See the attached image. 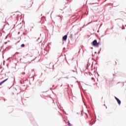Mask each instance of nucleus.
Instances as JSON below:
<instances>
[{
    "label": "nucleus",
    "mask_w": 126,
    "mask_h": 126,
    "mask_svg": "<svg viewBox=\"0 0 126 126\" xmlns=\"http://www.w3.org/2000/svg\"><path fill=\"white\" fill-rule=\"evenodd\" d=\"M106 107V109H107V106H105Z\"/></svg>",
    "instance_id": "obj_45"
},
{
    "label": "nucleus",
    "mask_w": 126,
    "mask_h": 126,
    "mask_svg": "<svg viewBox=\"0 0 126 126\" xmlns=\"http://www.w3.org/2000/svg\"><path fill=\"white\" fill-rule=\"evenodd\" d=\"M21 84H23L24 83V82H20Z\"/></svg>",
    "instance_id": "obj_12"
},
{
    "label": "nucleus",
    "mask_w": 126,
    "mask_h": 126,
    "mask_svg": "<svg viewBox=\"0 0 126 126\" xmlns=\"http://www.w3.org/2000/svg\"><path fill=\"white\" fill-rule=\"evenodd\" d=\"M103 36H104V35H102L101 37H103Z\"/></svg>",
    "instance_id": "obj_33"
},
{
    "label": "nucleus",
    "mask_w": 126,
    "mask_h": 126,
    "mask_svg": "<svg viewBox=\"0 0 126 126\" xmlns=\"http://www.w3.org/2000/svg\"><path fill=\"white\" fill-rule=\"evenodd\" d=\"M82 51H83V52H84V51H83V49H82Z\"/></svg>",
    "instance_id": "obj_40"
},
{
    "label": "nucleus",
    "mask_w": 126,
    "mask_h": 126,
    "mask_svg": "<svg viewBox=\"0 0 126 126\" xmlns=\"http://www.w3.org/2000/svg\"><path fill=\"white\" fill-rule=\"evenodd\" d=\"M17 28L19 30V29H21L22 28V24L20 23V24H18L17 25Z\"/></svg>",
    "instance_id": "obj_5"
},
{
    "label": "nucleus",
    "mask_w": 126,
    "mask_h": 126,
    "mask_svg": "<svg viewBox=\"0 0 126 126\" xmlns=\"http://www.w3.org/2000/svg\"><path fill=\"white\" fill-rule=\"evenodd\" d=\"M81 113H82V111H81Z\"/></svg>",
    "instance_id": "obj_52"
},
{
    "label": "nucleus",
    "mask_w": 126,
    "mask_h": 126,
    "mask_svg": "<svg viewBox=\"0 0 126 126\" xmlns=\"http://www.w3.org/2000/svg\"><path fill=\"white\" fill-rule=\"evenodd\" d=\"M66 39H67V34H66L63 37V41H66Z\"/></svg>",
    "instance_id": "obj_6"
},
{
    "label": "nucleus",
    "mask_w": 126,
    "mask_h": 126,
    "mask_svg": "<svg viewBox=\"0 0 126 126\" xmlns=\"http://www.w3.org/2000/svg\"><path fill=\"white\" fill-rule=\"evenodd\" d=\"M62 86H63V85H62L61 86V87H62Z\"/></svg>",
    "instance_id": "obj_41"
},
{
    "label": "nucleus",
    "mask_w": 126,
    "mask_h": 126,
    "mask_svg": "<svg viewBox=\"0 0 126 126\" xmlns=\"http://www.w3.org/2000/svg\"><path fill=\"white\" fill-rule=\"evenodd\" d=\"M90 75H92V73H90Z\"/></svg>",
    "instance_id": "obj_23"
},
{
    "label": "nucleus",
    "mask_w": 126,
    "mask_h": 126,
    "mask_svg": "<svg viewBox=\"0 0 126 126\" xmlns=\"http://www.w3.org/2000/svg\"><path fill=\"white\" fill-rule=\"evenodd\" d=\"M35 59H34L33 60H32L31 62L29 61L27 62V63H32V62H33V61H35Z\"/></svg>",
    "instance_id": "obj_8"
},
{
    "label": "nucleus",
    "mask_w": 126,
    "mask_h": 126,
    "mask_svg": "<svg viewBox=\"0 0 126 126\" xmlns=\"http://www.w3.org/2000/svg\"><path fill=\"white\" fill-rule=\"evenodd\" d=\"M55 86V85H53V87H54Z\"/></svg>",
    "instance_id": "obj_42"
},
{
    "label": "nucleus",
    "mask_w": 126,
    "mask_h": 126,
    "mask_svg": "<svg viewBox=\"0 0 126 126\" xmlns=\"http://www.w3.org/2000/svg\"><path fill=\"white\" fill-rule=\"evenodd\" d=\"M8 79H6L4 80H3V81L1 82L0 83V85H1L3 83H4V82H5V81H6Z\"/></svg>",
    "instance_id": "obj_7"
},
{
    "label": "nucleus",
    "mask_w": 126,
    "mask_h": 126,
    "mask_svg": "<svg viewBox=\"0 0 126 126\" xmlns=\"http://www.w3.org/2000/svg\"><path fill=\"white\" fill-rule=\"evenodd\" d=\"M125 27H126V25H125Z\"/></svg>",
    "instance_id": "obj_46"
},
{
    "label": "nucleus",
    "mask_w": 126,
    "mask_h": 126,
    "mask_svg": "<svg viewBox=\"0 0 126 126\" xmlns=\"http://www.w3.org/2000/svg\"><path fill=\"white\" fill-rule=\"evenodd\" d=\"M38 40H40V37L38 38V39L37 40V41H38Z\"/></svg>",
    "instance_id": "obj_22"
},
{
    "label": "nucleus",
    "mask_w": 126,
    "mask_h": 126,
    "mask_svg": "<svg viewBox=\"0 0 126 126\" xmlns=\"http://www.w3.org/2000/svg\"><path fill=\"white\" fill-rule=\"evenodd\" d=\"M97 46H96V47H98V46H99V44H100V42H97Z\"/></svg>",
    "instance_id": "obj_10"
},
{
    "label": "nucleus",
    "mask_w": 126,
    "mask_h": 126,
    "mask_svg": "<svg viewBox=\"0 0 126 126\" xmlns=\"http://www.w3.org/2000/svg\"><path fill=\"white\" fill-rule=\"evenodd\" d=\"M21 48H24V47H25V44H22L21 45Z\"/></svg>",
    "instance_id": "obj_9"
},
{
    "label": "nucleus",
    "mask_w": 126,
    "mask_h": 126,
    "mask_svg": "<svg viewBox=\"0 0 126 126\" xmlns=\"http://www.w3.org/2000/svg\"><path fill=\"white\" fill-rule=\"evenodd\" d=\"M94 54H97V52H94Z\"/></svg>",
    "instance_id": "obj_32"
},
{
    "label": "nucleus",
    "mask_w": 126,
    "mask_h": 126,
    "mask_svg": "<svg viewBox=\"0 0 126 126\" xmlns=\"http://www.w3.org/2000/svg\"><path fill=\"white\" fill-rule=\"evenodd\" d=\"M92 80H95V79H94V78H92Z\"/></svg>",
    "instance_id": "obj_18"
},
{
    "label": "nucleus",
    "mask_w": 126,
    "mask_h": 126,
    "mask_svg": "<svg viewBox=\"0 0 126 126\" xmlns=\"http://www.w3.org/2000/svg\"><path fill=\"white\" fill-rule=\"evenodd\" d=\"M91 49L92 50H93V47H91Z\"/></svg>",
    "instance_id": "obj_26"
},
{
    "label": "nucleus",
    "mask_w": 126,
    "mask_h": 126,
    "mask_svg": "<svg viewBox=\"0 0 126 126\" xmlns=\"http://www.w3.org/2000/svg\"><path fill=\"white\" fill-rule=\"evenodd\" d=\"M18 39H20V40H21V37H18Z\"/></svg>",
    "instance_id": "obj_20"
},
{
    "label": "nucleus",
    "mask_w": 126,
    "mask_h": 126,
    "mask_svg": "<svg viewBox=\"0 0 126 126\" xmlns=\"http://www.w3.org/2000/svg\"><path fill=\"white\" fill-rule=\"evenodd\" d=\"M23 75L25 74V72H23Z\"/></svg>",
    "instance_id": "obj_27"
},
{
    "label": "nucleus",
    "mask_w": 126,
    "mask_h": 126,
    "mask_svg": "<svg viewBox=\"0 0 126 126\" xmlns=\"http://www.w3.org/2000/svg\"><path fill=\"white\" fill-rule=\"evenodd\" d=\"M65 10H66V12H70L71 11V9H70V7H65L63 8Z\"/></svg>",
    "instance_id": "obj_4"
},
{
    "label": "nucleus",
    "mask_w": 126,
    "mask_h": 126,
    "mask_svg": "<svg viewBox=\"0 0 126 126\" xmlns=\"http://www.w3.org/2000/svg\"><path fill=\"white\" fill-rule=\"evenodd\" d=\"M102 99H103V97H102Z\"/></svg>",
    "instance_id": "obj_51"
},
{
    "label": "nucleus",
    "mask_w": 126,
    "mask_h": 126,
    "mask_svg": "<svg viewBox=\"0 0 126 126\" xmlns=\"http://www.w3.org/2000/svg\"><path fill=\"white\" fill-rule=\"evenodd\" d=\"M95 64H98V63H95Z\"/></svg>",
    "instance_id": "obj_37"
},
{
    "label": "nucleus",
    "mask_w": 126,
    "mask_h": 126,
    "mask_svg": "<svg viewBox=\"0 0 126 126\" xmlns=\"http://www.w3.org/2000/svg\"><path fill=\"white\" fill-rule=\"evenodd\" d=\"M72 71H73V72H76V71L74 70H72Z\"/></svg>",
    "instance_id": "obj_14"
},
{
    "label": "nucleus",
    "mask_w": 126,
    "mask_h": 126,
    "mask_svg": "<svg viewBox=\"0 0 126 126\" xmlns=\"http://www.w3.org/2000/svg\"><path fill=\"white\" fill-rule=\"evenodd\" d=\"M71 37H72V34H71Z\"/></svg>",
    "instance_id": "obj_35"
},
{
    "label": "nucleus",
    "mask_w": 126,
    "mask_h": 126,
    "mask_svg": "<svg viewBox=\"0 0 126 126\" xmlns=\"http://www.w3.org/2000/svg\"><path fill=\"white\" fill-rule=\"evenodd\" d=\"M76 82H77V83H78V81H77Z\"/></svg>",
    "instance_id": "obj_36"
},
{
    "label": "nucleus",
    "mask_w": 126,
    "mask_h": 126,
    "mask_svg": "<svg viewBox=\"0 0 126 126\" xmlns=\"http://www.w3.org/2000/svg\"><path fill=\"white\" fill-rule=\"evenodd\" d=\"M122 30H124L126 29V28H122Z\"/></svg>",
    "instance_id": "obj_17"
},
{
    "label": "nucleus",
    "mask_w": 126,
    "mask_h": 126,
    "mask_svg": "<svg viewBox=\"0 0 126 126\" xmlns=\"http://www.w3.org/2000/svg\"><path fill=\"white\" fill-rule=\"evenodd\" d=\"M18 43H19V41H18Z\"/></svg>",
    "instance_id": "obj_47"
},
{
    "label": "nucleus",
    "mask_w": 126,
    "mask_h": 126,
    "mask_svg": "<svg viewBox=\"0 0 126 126\" xmlns=\"http://www.w3.org/2000/svg\"><path fill=\"white\" fill-rule=\"evenodd\" d=\"M92 45L94 46V47H97L98 43H97V40L95 39L92 42Z\"/></svg>",
    "instance_id": "obj_2"
},
{
    "label": "nucleus",
    "mask_w": 126,
    "mask_h": 126,
    "mask_svg": "<svg viewBox=\"0 0 126 126\" xmlns=\"http://www.w3.org/2000/svg\"><path fill=\"white\" fill-rule=\"evenodd\" d=\"M54 65H53V69H54Z\"/></svg>",
    "instance_id": "obj_28"
},
{
    "label": "nucleus",
    "mask_w": 126,
    "mask_h": 126,
    "mask_svg": "<svg viewBox=\"0 0 126 126\" xmlns=\"http://www.w3.org/2000/svg\"><path fill=\"white\" fill-rule=\"evenodd\" d=\"M18 34H20V32H18Z\"/></svg>",
    "instance_id": "obj_21"
},
{
    "label": "nucleus",
    "mask_w": 126,
    "mask_h": 126,
    "mask_svg": "<svg viewBox=\"0 0 126 126\" xmlns=\"http://www.w3.org/2000/svg\"><path fill=\"white\" fill-rule=\"evenodd\" d=\"M71 87H73V85H71Z\"/></svg>",
    "instance_id": "obj_29"
},
{
    "label": "nucleus",
    "mask_w": 126,
    "mask_h": 126,
    "mask_svg": "<svg viewBox=\"0 0 126 126\" xmlns=\"http://www.w3.org/2000/svg\"><path fill=\"white\" fill-rule=\"evenodd\" d=\"M95 4V3H93V4Z\"/></svg>",
    "instance_id": "obj_39"
},
{
    "label": "nucleus",
    "mask_w": 126,
    "mask_h": 126,
    "mask_svg": "<svg viewBox=\"0 0 126 126\" xmlns=\"http://www.w3.org/2000/svg\"><path fill=\"white\" fill-rule=\"evenodd\" d=\"M50 90H52V88H50Z\"/></svg>",
    "instance_id": "obj_38"
},
{
    "label": "nucleus",
    "mask_w": 126,
    "mask_h": 126,
    "mask_svg": "<svg viewBox=\"0 0 126 126\" xmlns=\"http://www.w3.org/2000/svg\"><path fill=\"white\" fill-rule=\"evenodd\" d=\"M16 14H17V20H21V18H22V17L21 16V15H22V14H21V13L19 12V11H16Z\"/></svg>",
    "instance_id": "obj_1"
},
{
    "label": "nucleus",
    "mask_w": 126,
    "mask_h": 126,
    "mask_svg": "<svg viewBox=\"0 0 126 126\" xmlns=\"http://www.w3.org/2000/svg\"><path fill=\"white\" fill-rule=\"evenodd\" d=\"M16 54H17H17H19V53H18V52H16Z\"/></svg>",
    "instance_id": "obj_31"
},
{
    "label": "nucleus",
    "mask_w": 126,
    "mask_h": 126,
    "mask_svg": "<svg viewBox=\"0 0 126 126\" xmlns=\"http://www.w3.org/2000/svg\"><path fill=\"white\" fill-rule=\"evenodd\" d=\"M115 75V74H113V76Z\"/></svg>",
    "instance_id": "obj_49"
},
{
    "label": "nucleus",
    "mask_w": 126,
    "mask_h": 126,
    "mask_svg": "<svg viewBox=\"0 0 126 126\" xmlns=\"http://www.w3.org/2000/svg\"><path fill=\"white\" fill-rule=\"evenodd\" d=\"M115 63H116V64H117V62H115Z\"/></svg>",
    "instance_id": "obj_43"
},
{
    "label": "nucleus",
    "mask_w": 126,
    "mask_h": 126,
    "mask_svg": "<svg viewBox=\"0 0 126 126\" xmlns=\"http://www.w3.org/2000/svg\"><path fill=\"white\" fill-rule=\"evenodd\" d=\"M118 83H120V82H118Z\"/></svg>",
    "instance_id": "obj_50"
},
{
    "label": "nucleus",
    "mask_w": 126,
    "mask_h": 126,
    "mask_svg": "<svg viewBox=\"0 0 126 126\" xmlns=\"http://www.w3.org/2000/svg\"><path fill=\"white\" fill-rule=\"evenodd\" d=\"M64 78H67V79H68V77H67V76L64 77Z\"/></svg>",
    "instance_id": "obj_16"
},
{
    "label": "nucleus",
    "mask_w": 126,
    "mask_h": 126,
    "mask_svg": "<svg viewBox=\"0 0 126 126\" xmlns=\"http://www.w3.org/2000/svg\"><path fill=\"white\" fill-rule=\"evenodd\" d=\"M46 92H48V91H46Z\"/></svg>",
    "instance_id": "obj_44"
},
{
    "label": "nucleus",
    "mask_w": 126,
    "mask_h": 126,
    "mask_svg": "<svg viewBox=\"0 0 126 126\" xmlns=\"http://www.w3.org/2000/svg\"><path fill=\"white\" fill-rule=\"evenodd\" d=\"M101 48H100V50L98 51V54H100V52H101Z\"/></svg>",
    "instance_id": "obj_11"
},
{
    "label": "nucleus",
    "mask_w": 126,
    "mask_h": 126,
    "mask_svg": "<svg viewBox=\"0 0 126 126\" xmlns=\"http://www.w3.org/2000/svg\"><path fill=\"white\" fill-rule=\"evenodd\" d=\"M81 50V49H79V52H78V54H79L80 53V51Z\"/></svg>",
    "instance_id": "obj_13"
},
{
    "label": "nucleus",
    "mask_w": 126,
    "mask_h": 126,
    "mask_svg": "<svg viewBox=\"0 0 126 126\" xmlns=\"http://www.w3.org/2000/svg\"><path fill=\"white\" fill-rule=\"evenodd\" d=\"M90 23H88V25H89V24H90Z\"/></svg>",
    "instance_id": "obj_30"
},
{
    "label": "nucleus",
    "mask_w": 126,
    "mask_h": 126,
    "mask_svg": "<svg viewBox=\"0 0 126 126\" xmlns=\"http://www.w3.org/2000/svg\"><path fill=\"white\" fill-rule=\"evenodd\" d=\"M96 73H97L98 76H99V74L98 73V72H96Z\"/></svg>",
    "instance_id": "obj_24"
},
{
    "label": "nucleus",
    "mask_w": 126,
    "mask_h": 126,
    "mask_svg": "<svg viewBox=\"0 0 126 126\" xmlns=\"http://www.w3.org/2000/svg\"><path fill=\"white\" fill-rule=\"evenodd\" d=\"M68 125L69 126H70V123L68 122Z\"/></svg>",
    "instance_id": "obj_15"
},
{
    "label": "nucleus",
    "mask_w": 126,
    "mask_h": 126,
    "mask_svg": "<svg viewBox=\"0 0 126 126\" xmlns=\"http://www.w3.org/2000/svg\"><path fill=\"white\" fill-rule=\"evenodd\" d=\"M114 98L116 100L118 105H121V104L122 103V101H121V100H120L119 98L117 97V96H114Z\"/></svg>",
    "instance_id": "obj_3"
},
{
    "label": "nucleus",
    "mask_w": 126,
    "mask_h": 126,
    "mask_svg": "<svg viewBox=\"0 0 126 126\" xmlns=\"http://www.w3.org/2000/svg\"><path fill=\"white\" fill-rule=\"evenodd\" d=\"M23 34H24V35H25V33L24 32Z\"/></svg>",
    "instance_id": "obj_34"
},
{
    "label": "nucleus",
    "mask_w": 126,
    "mask_h": 126,
    "mask_svg": "<svg viewBox=\"0 0 126 126\" xmlns=\"http://www.w3.org/2000/svg\"><path fill=\"white\" fill-rule=\"evenodd\" d=\"M104 106H106V105L104 104Z\"/></svg>",
    "instance_id": "obj_48"
},
{
    "label": "nucleus",
    "mask_w": 126,
    "mask_h": 126,
    "mask_svg": "<svg viewBox=\"0 0 126 126\" xmlns=\"http://www.w3.org/2000/svg\"><path fill=\"white\" fill-rule=\"evenodd\" d=\"M7 36H8V35H7L6 37H5V39H7Z\"/></svg>",
    "instance_id": "obj_19"
},
{
    "label": "nucleus",
    "mask_w": 126,
    "mask_h": 126,
    "mask_svg": "<svg viewBox=\"0 0 126 126\" xmlns=\"http://www.w3.org/2000/svg\"><path fill=\"white\" fill-rule=\"evenodd\" d=\"M99 30H98V31H97V33H99Z\"/></svg>",
    "instance_id": "obj_25"
}]
</instances>
